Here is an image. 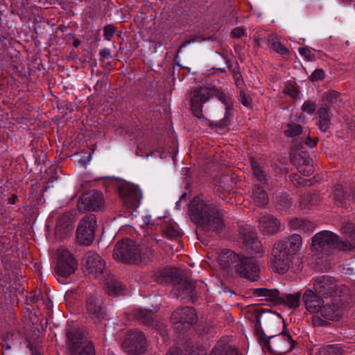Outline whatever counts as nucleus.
Returning a JSON list of instances; mask_svg holds the SVG:
<instances>
[{"instance_id":"f257e3e1","label":"nucleus","mask_w":355,"mask_h":355,"mask_svg":"<svg viewBox=\"0 0 355 355\" xmlns=\"http://www.w3.org/2000/svg\"><path fill=\"white\" fill-rule=\"evenodd\" d=\"M190 212L192 220L205 230L219 232L223 227V215L211 201L194 198L190 205Z\"/></svg>"},{"instance_id":"f03ea898","label":"nucleus","mask_w":355,"mask_h":355,"mask_svg":"<svg viewBox=\"0 0 355 355\" xmlns=\"http://www.w3.org/2000/svg\"><path fill=\"white\" fill-rule=\"evenodd\" d=\"M301 245L302 238L299 234L277 241L271 252L270 263L272 270L279 274L285 273Z\"/></svg>"},{"instance_id":"7ed1b4c3","label":"nucleus","mask_w":355,"mask_h":355,"mask_svg":"<svg viewBox=\"0 0 355 355\" xmlns=\"http://www.w3.org/2000/svg\"><path fill=\"white\" fill-rule=\"evenodd\" d=\"M154 252L148 247L135 245L130 240H123L115 245L113 257L115 259L129 263H147L153 257Z\"/></svg>"},{"instance_id":"20e7f679","label":"nucleus","mask_w":355,"mask_h":355,"mask_svg":"<svg viewBox=\"0 0 355 355\" xmlns=\"http://www.w3.org/2000/svg\"><path fill=\"white\" fill-rule=\"evenodd\" d=\"M216 96L219 101H220L225 105V109L228 110L230 106V96L219 92L214 88L202 87L196 89L193 92V96L191 98V110L196 117L200 118L202 116V103L207 101L210 97Z\"/></svg>"},{"instance_id":"39448f33","label":"nucleus","mask_w":355,"mask_h":355,"mask_svg":"<svg viewBox=\"0 0 355 355\" xmlns=\"http://www.w3.org/2000/svg\"><path fill=\"white\" fill-rule=\"evenodd\" d=\"M67 349L70 355H94V346L79 328L67 329Z\"/></svg>"},{"instance_id":"423d86ee","label":"nucleus","mask_w":355,"mask_h":355,"mask_svg":"<svg viewBox=\"0 0 355 355\" xmlns=\"http://www.w3.org/2000/svg\"><path fill=\"white\" fill-rule=\"evenodd\" d=\"M339 246L338 236L329 231H321L311 239V250L319 254H329V250Z\"/></svg>"},{"instance_id":"0eeeda50","label":"nucleus","mask_w":355,"mask_h":355,"mask_svg":"<svg viewBox=\"0 0 355 355\" xmlns=\"http://www.w3.org/2000/svg\"><path fill=\"white\" fill-rule=\"evenodd\" d=\"M78 268L74 257L64 248H60L56 253L55 272L57 276L67 277L73 274Z\"/></svg>"},{"instance_id":"6e6552de","label":"nucleus","mask_w":355,"mask_h":355,"mask_svg":"<svg viewBox=\"0 0 355 355\" xmlns=\"http://www.w3.org/2000/svg\"><path fill=\"white\" fill-rule=\"evenodd\" d=\"M105 263L101 256L95 252H88L83 259V270L89 278L102 279Z\"/></svg>"},{"instance_id":"1a4fd4ad","label":"nucleus","mask_w":355,"mask_h":355,"mask_svg":"<svg viewBox=\"0 0 355 355\" xmlns=\"http://www.w3.org/2000/svg\"><path fill=\"white\" fill-rule=\"evenodd\" d=\"M96 219L94 215L85 216L79 223L76 230V240L80 245H89L94 238Z\"/></svg>"},{"instance_id":"9d476101","label":"nucleus","mask_w":355,"mask_h":355,"mask_svg":"<svg viewBox=\"0 0 355 355\" xmlns=\"http://www.w3.org/2000/svg\"><path fill=\"white\" fill-rule=\"evenodd\" d=\"M261 341L264 343L263 347L268 348L275 354H283L292 349V339L288 334H281L263 338Z\"/></svg>"},{"instance_id":"9b49d317","label":"nucleus","mask_w":355,"mask_h":355,"mask_svg":"<svg viewBox=\"0 0 355 355\" xmlns=\"http://www.w3.org/2000/svg\"><path fill=\"white\" fill-rule=\"evenodd\" d=\"M197 320L196 313L190 307H184L175 310L171 315V321L175 325L178 331L189 328Z\"/></svg>"},{"instance_id":"f8f14e48","label":"nucleus","mask_w":355,"mask_h":355,"mask_svg":"<svg viewBox=\"0 0 355 355\" xmlns=\"http://www.w3.org/2000/svg\"><path fill=\"white\" fill-rule=\"evenodd\" d=\"M234 274L248 279L257 281L259 275V268L255 261L251 258L241 257L239 263L235 265Z\"/></svg>"},{"instance_id":"ddd939ff","label":"nucleus","mask_w":355,"mask_h":355,"mask_svg":"<svg viewBox=\"0 0 355 355\" xmlns=\"http://www.w3.org/2000/svg\"><path fill=\"white\" fill-rule=\"evenodd\" d=\"M120 196L124 205L132 209L139 207L142 198L141 191L134 184H125L119 189Z\"/></svg>"},{"instance_id":"4468645a","label":"nucleus","mask_w":355,"mask_h":355,"mask_svg":"<svg viewBox=\"0 0 355 355\" xmlns=\"http://www.w3.org/2000/svg\"><path fill=\"white\" fill-rule=\"evenodd\" d=\"M123 347L125 352L130 354H141L146 348V338L140 331L130 332L123 342Z\"/></svg>"},{"instance_id":"2eb2a0df","label":"nucleus","mask_w":355,"mask_h":355,"mask_svg":"<svg viewBox=\"0 0 355 355\" xmlns=\"http://www.w3.org/2000/svg\"><path fill=\"white\" fill-rule=\"evenodd\" d=\"M103 205V195L97 191H92L83 194L78 202L79 208L87 211L101 209Z\"/></svg>"},{"instance_id":"dca6fc26","label":"nucleus","mask_w":355,"mask_h":355,"mask_svg":"<svg viewBox=\"0 0 355 355\" xmlns=\"http://www.w3.org/2000/svg\"><path fill=\"white\" fill-rule=\"evenodd\" d=\"M86 313L94 323L100 322L105 317L101 299L97 295L89 296L86 301Z\"/></svg>"},{"instance_id":"f3484780","label":"nucleus","mask_w":355,"mask_h":355,"mask_svg":"<svg viewBox=\"0 0 355 355\" xmlns=\"http://www.w3.org/2000/svg\"><path fill=\"white\" fill-rule=\"evenodd\" d=\"M326 298H322L319 294L311 288H307L302 295L305 308L311 313H320Z\"/></svg>"},{"instance_id":"a211bd4d","label":"nucleus","mask_w":355,"mask_h":355,"mask_svg":"<svg viewBox=\"0 0 355 355\" xmlns=\"http://www.w3.org/2000/svg\"><path fill=\"white\" fill-rule=\"evenodd\" d=\"M241 256L235 254L233 251L225 250L222 251L218 255V263L223 270L228 275H234L235 268Z\"/></svg>"},{"instance_id":"6ab92c4d","label":"nucleus","mask_w":355,"mask_h":355,"mask_svg":"<svg viewBox=\"0 0 355 355\" xmlns=\"http://www.w3.org/2000/svg\"><path fill=\"white\" fill-rule=\"evenodd\" d=\"M354 198V193L349 191V188L338 184L334 186L332 202L338 207H343L349 203Z\"/></svg>"},{"instance_id":"aec40b11","label":"nucleus","mask_w":355,"mask_h":355,"mask_svg":"<svg viewBox=\"0 0 355 355\" xmlns=\"http://www.w3.org/2000/svg\"><path fill=\"white\" fill-rule=\"evenodd\" d=\"M189 355H207V349L204 347L194 348L193 346ZM209 355H237V352L227 345L219 342Z\"/></svg>"},{"instance_id":"412c9836","label":"nucleus","mask_w":355,"mask_h":355,"mask_svg":"<svg viewBox=\"0 0 355 355\" xmlns=\"http://www.w3.org/2000/svg\"><path fill=\"white\" fill-rule=\"evenodd\" d=\"M280 227L278 219L270 214H261L259 219V227L265 234L276 233Z\"/></svg>"},{"instance_id":"4be33fe9","label":"nucleus","mask_w":355,"mask_h":355,"mask_svg":"<svg viewBox=\"0 0 355 355\" xmlns=\"http://www.w3.org/2000/svg\"><path fill=\"white\" fill-rule=\"evenodd\" d=\"M313 291L319 295H331L336 290V284L330 277H322L313 281Z\"/></svg>"},{"instance_id":"5701e85b","label":"nucleus","mask_w":355,"mask_h":355,"mask_svg":"<svg viewBox=\"0 0 355 355\" xmlns=\"http://www.w3.org/2000/svg\"><path fill=\"white\" fill-rule=\"evenodd\" d=\"M319 314L327 320H336L341 315L340 306L334 300L326 298Z\"/></svg>"},{"instance_id":"b1692460","label":"nucleus","mask_w":355,"mask_h":355,"mask_svg":"<svg viewBox=\"0 0 355 355\" xmlns=\"http://www.w3.org/2000/svg\"><path fill=\"white\" fill-rule=\"evenodd\" d=\"M243 243L247 246L250 254H259L260 245L256 233L252 230H244L242 232Z\"/></svg>"},{"instance_id":"393cba45","label":"nucleus","mask_w":355,"mask_h":355,"mask_svg":"<svg viewBox=\"0 0 355 355\" xmlns=\"http://www.w3.org/2000/svg\"><path fill=\"white\" fill-rule=\"evenodd\" d=\"M135 318L141 322L154 327L156 329L160 328L159 322L155 320V316L152 311L148 309H137L134 313Z\"/></svg>"},{"instance_id":"a878e982","label":"nucleus","mask_w":355,"mask_h":355,"mask_svg":"<svg viewBox=\"0 0 355 355\" xmlns=\"http://www.w3.org/2000/svg\"><path fill=\"white\" fill-rule=\"evenodd\" d=\"M193 285L187 282L180 283L175 288L173 289V295L177 298L186 299L191 297L193 291Z\"/></svg>"},{"instance_id":"bb28decb","label":"nucleus","mask_w":355,"mask_h":355,"mask_svg":"<svg viewBox=\"0 0 355 355\" xmlns=\"http://www.w3.org/2000/svg\"><path fill=\"white\" fill-rule=\"evenodd\" d=\"M290 226L293 230H297L304 233H309L313 232L315 229V225L313 223L300 218L291 220Z\"/></svg>"},{"instance_id":"cd10ccee","label":"nucleus","mask_w":355,"mask_h":355,"mask_svg":"<svg viewBox=\"0 0 355 355\" xmlns=\"http://www.w3.org/2000/svg\"><path fill=\"white\" fill-rule=\"evenodd\" d=\"M322 102L325 105H338L342 102L340 94L335 90H329L322 94Z\"/></svg>"},{"instance_id":"c85d7f7f","label":"nucleus","mask_w":355,"mask_h":355,"mask_svg":"<svg viewBox=\"0 0 355 355\" xmlns=\"http://www.w3.org/2000/svg\"><path fill=\"white\" fill-rule=\"evenodd\" d=\"M252 198L257 206H264L268 202V197L266 192L261 187H256L253 191Z\"/></svg>"},{"instance_id":"c756f323","label":"nucleus","mask_w":355,"mask_h":355,"mask_svg":"<svg viewBox=\"0 0 355 355\" xmlns=\"http://www.w3.org/2000/svg\"><path fill=\"white\" fill-rule=\"evenodd\" d=\"M300 294L299 293L288 294L281 297L279 303L284 304L288 308L295 309L300 304Z\"/></svg>"},{"instance_id":"7c9ffc66","label":"nucleus","mask_w":355,"mask_h":355,"mask_svg":"<svg viewBox=\"0 0 355 355\" xmlns=\"http://www.w3.org/2000/svg\"><path fill=\"white\" fill-rule=\"evenodd\" d=\"M318 114L320 118L319 128L322 131L325 132L330 125V115L329 111L325 107H321L318 110Z\"/></svg>"},{"instance_id":"2f4dec72","label":"nucleus","mask_w":355,"mask_h":355,"mask_svg":"<svg viewBox=\"0 0 355 355\" xmlns=\"http://www.w3.org/2000/svg\"><path fill=\"white\" fill-rule=\"evenodd\" d=\"M251 166L257 180L261 183H266L268 182V175L266 171L263 170L259 163L254 159H252Z\"/></svg>"},{"instance_id":"473e14b6","label":"nucleus","mask_w":355,"mask_h":355,"mask_svg":"<svg viewBox=\"0 0 355 355\" xmlns=\"http://www.w3.org/2000/svg\"><path fill=\"white\" fill-rule=\"evenodd\" d=\"M163 234L170 239H174L180 235L179 228L177 224L170 223L162 226Z\"/></svg>"},{"instance_id":"72a5a7b5","label":"nucleus","mask_w":355,"mask_h":355,"mask_svg":"<svg viewBox=\"0 0 355 355\" xmlns=\"http://www.w3.org/2000/svg\"><path fill=\"white\" fill-rule=\"evenodd\" d=\"M261 295L266 297L268 300L280 302L279 292L277 289H262Z\"/></svg>"},{"instance_id":"f704fd0d","label":"nucleus","mask_w":355,"mask_h":355,"mask_svg":"<svg viewBox=\"0 0 355 355\" xmlns=\"http://www.w3.org/2000/svg\"><path fill=\"white\" fill-rule=\"evenodd\" d=\"M305 164H302L298 167V171L304 176H309L314 172V168L311 163V159L307 157L304 161Z\"/></svg>"},{"instance_id":"c9c22d12","label":"nucleus","mask_w":355,"mask_h":355,"mask_svg":"<svg viewBox=\"0 0 355 355\" xmlns=\"http://www.w3.org/2000/svg\"><path fill=\"white\" fill-rule=\"evenodd\" d=\"M314 355H340V352L338 347L329 345L318 349Z\"/></svg>"},{"instance_id":"e433bc0d","label":"nucleus","mask_w":355,"mask_h":355,"mask_svg":"<svg viewBox=\"0 0 355 355\" xmlns=\"http://www.w3.org/2000/svg\"><path fill=\"white\" fill-rule=\"evenodd\" d=\"M277 205L279 210L284 211L291 206V202L288 197L286 194H277L275 197Z\"/></svg>"},{"instance_id":"4c0bfd02","label":"nucleus","mask_w":355,"mask_h":355,"mask_svg":"<svg viewBox=\"0 0 355 355\" xmlns=\"http://www.w3.org/2000/svg\"><path fill=\"white\" fill-rule=\"evenodd\" d=\"M121 290V285L119 282L116 281H111L110 282H107L106 284V291L107 293L110 295H114L116 294Z\"/></svg>"},{"instance_id":"58836bf2","label":"nucleus","mask_w":355,"mask_h":355,"mask_svg":"<svg viewBox=\"0 0 355 355\" xmlns=\"http://www.w3.org/2000/svg\"><path fill=\"white\" fill-rule=\"evenodd\" d=\"M302 132V128L299 125L288 124L287 128L284 130L286 136L294 137Z\"/></svg>"},{"instance_id":"ea45409f","label":"nucleus","mask_w":355,"mask_h":355,"mask_svg":"<svg viewBox=\"0 0 355 355\" xmlns=\"http://www.w3.org/2000/svg\"><path fill=\"white\" fill-rule=\"evenodd\" d=\"M315 109L316 104L310 101H305L302 106V111L309 114H313L315 112Z\"/></svg>"},{"instance_id":"a19ab883","label":"nucleus","mask_w":355,"mask_h":355,"mask_svg":"<svg viewBox=\"0 0 355 355\" xmlns=\"http://www.w3.org/2000/svg\"><path fill=\"white\" fill-rule=\"evenodd\" d=\"M285 94L290 96L292 98H295L299 93V91L293 84H287L284 89Z\"/></svg>"},{"instance_id":"79ce46f5","label":"nucleus","mask_w":355,"mask_h":355,"mask_svg":"<svg viewBox=\"0 0 355 355\" xmlns=\"http://www.w3.org/2000/svg\"><path fill=\"white\" fill-rule=\"evenodd\" d=\"M116 32V28L113 25H107L104 27L103 36L105 40H110Z\"/></svg>"},{"instance_id":"37998d69","label":"nucleus","mask_w":355,"mask_h":355,"mask_svg":"<svg viewBox=\"0 0 355 355\" xmlns=\"http://www.w3.org/2000/svg\"><path fill=\"white\" fill-rule=\"evenodd\" d=\"M298 52L309 61H311L315 58L314 54L308 48H299Z\"/></svg>"},{"instance_id":"c03bdc74","label":"nucleus","mask_w":355,"mask_h":355,"mask_svg":"<svg viewBox=\"0 0 355 355\" xmlns=\"http://www.w3.org/2000/svg\"><path fill=\"white\" fill-rule=\"evenodd\" d=\"M324 78V72L322 69H315L311 75L310 79L312 81L320 80Z\"/></svg>"},{"instance_id":"a18cd8bd","label":"nucleus","mask_w":355,"mask_h":355,"mask_svg":"<svg viewBox=\"0 0 355 355\" xmlns=\"http://www.w3.org/2000/svg\"><path fill=\"white\" fill-rule=\"evenodd\" d=\"M245 34V30L243 28L241 27H237L234 28L232 32L231 35L232 37L234 38H239Z\"/></svg>"},{"instance_id":"49530a36","label":"nucleus","mask_w":355,"mask_h":355,"mask_svg":"<svg viewBox=\"0 0 355 355\" xmlns=\"http://www.w3.org/2000/svg\"><path fill=\"white\" fill-rule=\"evenodd\" d=\"M273 48L277 53L281 54H286L288 52L287 49L278 42L273 43Z\"/></svg>"},{"instance_id":"de8ad7c7","label":"nucleus","mask_w":355,"mask_h":355,"mask_svg":"<svg viewBox=\"0 0 355 355\" xmlns=\"http://www.w3.org/2000/svg\"><path fill=\"white\" fill-rule=\"evenodd\" d=\"M268 320H270V315L265 313L260 314L258 318V322L260 326H261L262 324H266V322Z\"/></svg>"},{"instance_id":"09e8293b","label":"nucleus","mask_w":355,"mask_h":355,"mask_svg":"<svg viewBox=\"0 0 355 355\" xmlns=\"http://www.w3.org/2000/svg\"><path fill=\"white\" fill-rule=\"evenodd\" d=\"M305 144L309 147V148H313L316 145V141L310 138L309 137H307L306 139H305Z\"/></svg>"},{"instance_id":"8fccbe9b","label":"nucleus","mask_w":355,"mask_h":355,"mask_svg":"<svg viewBox=\"0 0 355 355\" xmlns=\"http://www.w3.org/2000/svg\"><path fill=\"white\" fill-rule=\"evenodd\" d=\"M166 355H182L181 350L178 348H172L171 349Z\"/></svg>"},{"instance_id":"3c124183","label":"nucleus","mask_w":355,"mask_h":355,"mask_svg":"<svg viewBox=\"0 0 355 355\" xmlns=\"http://www.w3.org/2000/svg\"><path fill=\"white\" fill-rule=\"evenodd\" d=\"M100 55L103 58H107L110 55V51L108 49H103L100 51Z\"/></svg>"},{"instance_id":"603ef678","label":"nucleus","mask_w":355,"mask_h":355,"mask_svg":"<svg viewBox=\"0 0 355 355\" xmlns=\"http://www.w3.org/2000/svg\"><path fill=\"white\" fill-rule=\"evenodd\" d=\"M166 275V273L165 272H160L159 276H157V282H158L159 283H161V284L164 283V279H162V278H160V277H161V276H162V275H163V276H165Z\"/></svg>"},{"instance_id":"864d4df0","label":"nucleus","mask_w":355,"mask_h":355,"mask_svg":"<svg viewBox=\"0 0 355 355\" xmlns=\"http://www.w3.org/2000/svg\"><path fill=\"white\" fill-rule=\"evenodd\" d=\"M242 104L245 106V107H248L250 105V103L249 101H248V99L245 97V96H243L242 97Z\"/></svg>"},{"instance_id":"5fc2aeb1","label":"nucleus","mask_w":355,"mask_h":355,"mask_svg":"<svg viewBox=\"0 0 355 355\" xmlns=\"http://www.w3.org/2000/svg\"><path fill=\"white\" fill-rule=\"evenodd\" d=\"M185 198H186L185 194L182 195V196L180 197V198L179 201H178V202H176V204H175V205H176V207H177V208L178 207V206H180V202H181L182 200L185 199Z\"/></svg>"},{"instance_id":"6e6d98bb","label":"nucleus","mask_w":355,"mask_h":355,"mask_svg":"<svg viewBox=\"0 0 355 355\" xmlns=\"http://www.w3.org/2000/svg\"><path fill=\"white\" fill-rule=\"evenodd\" d=\"M191 43V41L190 40H187L185 42H184L182 43V44L181 45L180 48H183V47H185L187 46L188 44H189Z\"/></svg>"},{"instance_id":"4d7b16f0","label":"nucleus","mask_w":355,"mask_h":355,"mask_svg":"<svg viewBox=\"0 0 355 355\" xmlns=\"http://www.w3.org/2000/svg\"><path fill=\"white\" fill-rule=\"evenodd\" d=\"M15 199L16 198L15 196H12L11 198L9 199L10 204H15Z\"/></svg>"},{"instance_id":"13d9d810","label":"nucleus","mask_w":355,"mask_h":355,"mask_svg":"<svg viewBox=\"0 0 355 355\" xmlns=\"http://www.w3.org/2000/svg\"><path fill=\"white\" fill-rule=\"evenodd\" d=\"M309 198V196H307V198L304 197V198L302 199V202H304V203H306V202L307 201V200H308V198Z\"/></svg>"},{"instance_id":"bf43d9fd","label":"nucleus","mask_w":355,"mask_h":355,"mask_svg":"<svg viewBox=\"0 0 355 355\" xmlns=\"http://www.w3.org/2000/svg\"><path fill=\"white\" fill-rule=\"evenodd\" d=\"M300 40H301V42H300L299 43L300 44H302L304 43V39H300Z\"/></svg>"},{"instance_id":"052dcab7","label":"nucleus","mask_w":355,"mask_h":355,"mask_svg":"<svg viewBox=\"0 0 355 355\" xmlns=\"http://www.w3.org/2000/svg\"><path fill=\"white\" fill-rule=\"evenodd\" d=\"M300 40H301V42H300L299 43L300 44H302L304 43V39H300Z\"/></svg>"},{"instance_id":"680f3d73","label":"nucleus","mask_w":355,"mask_h":355,"mask_svg":"<svg viewBox=\"0 0 355 355\" xmlns=\"http://www.w3.org/2000/svg\"><path fill=\"white\" fill-rule=\"evenodd\" d=\"M221 124H222V125H227L226 122H225L224 120L223 121V122L221 123Z\"/></svg>"},{"instance_id":"e2e57ef3","label":"nucleus","mask_w":355,"mask_h":355,"mask_svg":"<svg viewBox=\"0 0 355 355\" xmlns=\"http://www.w3.org/2000/svg\"><path fill=\"white\" fill-rule=\"evenodd\" d=\"M310 204H311V205H314V202L312 201V200H311Z\"/></svg>"},{"instance_id":"0e129e2a","label":"nucleus","mask_w":355,"mask_h":355,"mask_svg":"<svg viewBox=\"0 0 355 355\" xmlns=\"http://www.w3.org/2000/svg\"><path fill=\"white\" fill-rule=\"evenodd\" d=\"M10 348V346L6 345V349H9Z\"/></svg>"},{"instance_id":"69168bd1","label":"nucleus","mask_w":355,"mask_h":355,"mask_svg":"<svg viewBox=\"0 0 355 355\" xmlns=\"http://www.w3.org/2000/svg\"><path fill=\"white\" fill-rule=\"evenodd\" d=\"M225 117H227V112L225 113Z\"/></svg>"}]
</instances>
